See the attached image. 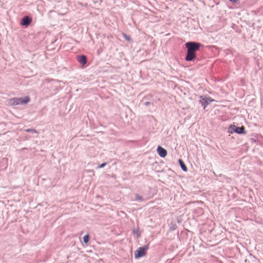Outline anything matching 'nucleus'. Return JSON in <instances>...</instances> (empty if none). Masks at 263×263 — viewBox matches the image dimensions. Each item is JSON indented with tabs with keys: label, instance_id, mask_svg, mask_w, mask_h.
Segmentation results:
<instances>
[{
	"label": "nucleus",
	"instance_id": "obj_1",
	"mask_svg": "<svg viewBox=\"0 0 263 263\" xmlns=\"http://www.w3.org/2000/svg\"><path fill=\"white\" fill-rule=\"evenodd\" d=\"M187 54L185 58L186 61H192L196 58V52L199 50L201 45L197 42H189L185 44Z\"/></svg>",
	"mask_w": 263,
	"mask_h": 263
},
{
	"label": "nucleus",
	"instance_id": "obj_2",
	"mask_svg": "<svg viewBox=\"0 0 263 263\" xmlns=\"http://www.w3.org/2000/svg\"><path fill=\"white\" fill-rule=\"evenodd\" d=\"M30 98L29 96H26L24 98H14L10 99L8 100L9 105L13 106L19 104H26L30 102Z\"/></svg>",
	"mask_w": 263,
	"mask_h": 263
},
{
	"label": "nucleus",
	"instance_id": "obj_3",
	"mask_svg": "<svg viewBox=\"0 0 263 263\" xmlns=\"http://www.w3.org/2000/svg\"><path fill=\"white\" fill-rule=\"evenodd\" d=\"M148 249V245H145L143 247L139 248L134 252V256L136 259H138L144 256L146 253V251Z\"/></svg>",
	"mask_w": 263,
	"mask_h": 263
},
{
	"label": "nucleus",
	"instance_id": "obj_4",
	"mask_svg": "<svg viewBox=\"0 0 263 263\" xmlns=\"http://www.w3.org/2000/svg\"><path fill=\"white\" fill-rule=\"evenodd\" d=\"M157 152L158 153L160 157L164 158L167 155V151L164 148L159 146L157 147Z\"/></svg>",
	"mask_w": 263,
	"mask_h": 263
},
{
	"label": "nucleus",
	"instance_id": "obj_5",
	"mask_svg": "<svg viewBox=\"0 0 263 263\" xmlns=\"http://www.w3.org/2000/svg\"><path fill=\"white\" fill-rule=\"evenodd\" d=\"M31 22V19L28 16H25L21 20V25L28 26Z\"/></svg>",
	"mask_w": 263,
	"mask_h": 263
},
{
	"label": "nucleus",
	"instance_id": "obj_6",
	"mask_svg": "<svg viewBox=\"0 0 263 263\" xmlns=\"http://www.w3.org/2000/svg\"><path fill=\"white\" fill-rule=\"evenodd\" d=\"M77 60L82 65H84L87 63V58L84 55H78Z\"/></svg>",
	"mask_w": 263,
	"mask_h": 263
},
{
	"label": "nucleus",
	"instance_id": "obj_7",
	"mask_svg": "<svg viewBox=\"0 0 263 263\" xmlns=\"http://www.w3.org/2000/svg\"><path fill=\"white\" fill-rule=\"evenodd\" d=\"M232 129L234 132L238 134H245L246 133L245 131V128L243 126L236 127L235 126H233Z\"/></svg>",
	"mask_w": 263,
	"mask_h": 263
},
{
	"label": "nucleus",
	"instance_id": "obj_8",
	"mask_svg": "<svg viewBox=\"0 0 263 263\" xmlns=\"http://www.w3.org/2000/svg\"><path fill=\"white\" fill-rule=\"evenodd\" d=\"M199 97L201 99V100H200L199 102L201 105L203 106V109H205V107L208 106V105H209V102H207V101H206L205 99V96H201Z\"/></svg>",
	"mask_w": 263,
	"mask_h": 263
},
{
	"label": "nucleus",
	"instance_id": "obj_9",
	"mask_svg": "<svg viewBox=\"0 0 263 263\" xmlns=\"http://www.w3.org/2000/svg\"><path fill=\"white\" fill-rule=\"evenodd\" d=\"M179 163L182 170L184 171H186L187 167H186L185 164H184V163L183 162V161L181 159H179Z\"/></svg>",
	"mask_w": 263,
	"mask_h": 263
},
{
	"label": "nucleus",
	"instance_id": "obj_10",
	"mask_svg": "<svg viewBox=\"0 0 263 263\" xmlns=\"http://www.w3.org/2000/svg\"><path fill=\"white\" fill-rule=\"evenodd\" d=\"M89 234H86L85 235H84L83 237V242L87 244L88 243V242L89 241Z\"/></svg>",
	"mask_w": 263,
	"mask_h": 263
},
{
	"label": "nucleus",
	"instance_id": "obj_11",
	"mask_svg": "<svg viewBox=\"0 0 263 263\" xmlns=\"http://www.w3.org/2000/svg\"><path fill=\"white\" fill-rule=\"evenodd\" d=\"M135 200L137 201H142L143 197L139 195L138 194L135 195Z\"/></svg>",
	"mask_w": 263,
	"mask_h": 263
},
{
	"label": "nucleus",
	"instance_id": "obj_12",
	"mask_svg": "<svg viewBox=\"0 0 263 263\" xmlns=\"http://www.w3.org/2000/svg\"><path fill=\"white\" fill-rule=\"evenodd\" d=\"M25 131L26 132L32 133H37V132L34 129H27L25 130Z\"/></svg>",
	"mask_w": 263,
	"mask_h": 263
},
{
	"label": "nucleus",
	"instance_id": "obj_13",
	"mask_svg": "<svg viewBox=\"0 0 263 263\" xmlns=\"http://www.w3.org/2000/svg\"><path fill=\"white\" fill-rule=\"evenodd\" d=\"M205 99L206 101H207V102H209V103L214 101V100L211 98L210 97H206V96H205Z\"/></svg>",
	"mask_w": 263,
	"mask_h": 263
},
{
	"label": "nucleus",
	"instance_id": "obj_14",
	"mask_svg": "<svg viewBox=\"0 0 263 263\" xmlns=\"http://www.w3.org/2000/svg\"><path fill=\"white\" fill-rule=\"evenodd\" d=\"M123 36L127 41H129L130 39V37L126 35V34L125 33L123 34Z\"/></svg>",
	"mask_w": 263,
	"mask_h": 263
},
{
	"label": "nucleus",
	"instance_id": "obj_15",
	"mask_svg": "<svg viewBox=\"0 0 263 263\" xmlns=\"http://www.w3.org/2000/svg\"><path fill=\"white\" fill-rule=\"evenodd\" d=\"M133 233L135 234H136L138 236H140V233H139V230L136 229L133 230Z\"/></svg>",
	"mask_w": 263,
	"mask_h": 263
},
{
	"label": "nucleus",
	"instance_id": "obj_16",
	"mask_svg": "<svg viewBox=\"0 0 263 263\" xmlns=\"http://www.w3.org/2000/svg\"><path fill=\"white\" fill-rule=\"evenodd\" d=\"M106 164V162L103 163L101 164L100 165H99L98 166V168H102V167H104Z\"/></svg>",
	"mask_w": 263,
	"mask_h": 263
},
{
	"label": "nucleus",
	"instance_id": "obj_17",
	"mask_svg": "<svg viewBox=\"0 0 263 263\" xmlns=\"http://www.w3.org/2000/svg\"><path fill=\"white\" fill-rule=\"evenodd\" d=\"M149 104V102H146V103H145V104H146V105H147V104Z\"/></svg>",
	"mask_w": 263,
	"mask_h": 263
}]
</instances>
